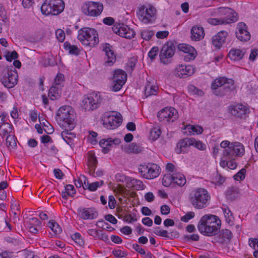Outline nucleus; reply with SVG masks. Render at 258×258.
<instances>
[{"label":"nucleus","mask_w":258,"mask_h":258,"mask_svg":"<svg viewBox=\"0 0 258 258\" xmlns=\"http://www.w3.org/2000/svg\"><path fill=\"white\" fill-rule=\"evenodd\" d=\"M175 47L172 42L165 44L160 53V58L162 62L166 63L168 58L172 57L174 54Z\"/></svg>","instance_id":"17"},{"label":"nucleus","mask_w":258,"mask_h":258,"mask_svg":"<svg viewBox=\"0 0 258 258\" xmlns=\"http://www.w3.org/2000/svg\"><path fill=\"white\" fill-rule=\"evenodd\" d=\"M64 81V76L61 74H58L56 76L53 85L62 87Z\"/></svg>","instance_id":"51"},{"label":"nucleus","mask_w":258,"mask_h":258,"mask_svg":"<svg viewBox=\"0 0 258 258\" xmlns=\"http://www.w3.org/2000/svg\"><path fill=\"white\" fill-rule=\"evenodd\" d=\"M245 50L239 49H232L229 52L228 55L231 60H239L242 58L245 54Z\"/></svg>","instance_id":"31"},{"label":"nucleus","mask_w":258,"mask_h":258,"mask_svg":"<svg viewBox=\"0 0 258 258\" xmlns=\"http://www.w3.org/2000/svg\"><path fill=\"white\" fill-rule=\"evenodd\" d=\"M169 32L168 31H160L156 33V36L158 38L164 39L168 36Z\"/></svg>","instance_id":"63"},{"label":"nucleus","mask_w":258,"mask_h":258,"mask_svg":"<svg viewBox=\"0 0 258 258\" xmlns=\"http://www.w3.org/2000/svg\"><path fill=\"white\" fill-rule=\"evenodd\" d=\"M112 30L116 34L125 38L131 39L135 36L134 31L123 24L119 23L114 25Z\"/></svg>","instance_id":"16"},{"label":"nucleus","mask_w":258,"mask_h":258,"mask_svg":"<svg viewBox=\"0 0 258 258\" xmlns=\"http://www.w3.org/2000/svg\"><path fill=\"white\" fill-rule=\"evenodd\" d=\"M166 170L169 173L173 174L177 173V169L175 168V166L172 163H168L166 165Z\"/></svg>","instance_id":"64"},{"label":"nucleus","mask_w":258,"mask_h":258,"mask_svg":"<svg viewBox=\"0 0 258 258\" xmlns=\"http://www.w3.org/2000/svg\"><path fill=\"white\" fill-rule=\"evenodd\" d=\"M159 51L158 47H153L148 53V55L151 59H153L157 55Z\"/></svg>","instance_id":"61"},{"label":"nucleus","mask_w":258,"mask_h":258,"mask_svg":"<svg viewBox=\"0 0 258 258\" xmlns=\"http://www.w3.org/2000/svg\"><path fill=\"white\" fill-rule=\"evenodd\" d=\"M48 226L53 232L54 235L59 234L62 231L60 226L56 222L53 220H50L48 222Z\"/></svg>","instance_id":"35"},{"label":"nucleus","mask_w":258,"mask_h":258,"mask_svg":"<svg viewBox=\"0 0 258 258\" xmlns=\"http://www.w3.org/2000/svg\"><path fill=\"white\" fill-rule=\"evenodd\" d=\"M154 35V32L149 29H145L141 32L142 38L146 40H150Z\"/></svg>","instance_id":"49"},{"label":"nucleus","mask_w":258,"mask_h":258,"mask_svg":"<svg viewBox=\"0 0 258 258\" xmlns=\"http://www.w3.org/2000/svg\"><path fill=\"white\" fill-rule=\"evenodd\" d=\"M249 245L251 247H252L255 250H258V239H249Z\"/></svg>","instance_id":"62"},{"label":"nucleus","mask_w":258,"mask_h":258,"mask_svg":"<svg viewBox=\"0 0 258 258\" xmlns=\"http://www.w3.org/2000/svg\"><path fill=\"white\" fill-rule=\"evenodd\" d=\"M72 239L77 244L82 245L84 244V240L79 233H75L72 236Z\"/></svg>","instance_id":"53"},{"label":"nucleus","mask_w":258,"mask_h":258,"mask_svg":"<svg viewBox=\"0 0 258 258\" xmlns=\"http://www.w3.org/2000/svg\"><path fill=\"white\" fill-rule=\"evenodd\" d=\"M195 216V214L194 212H189L181 218V220L185 222H187L189 220L193 218Z\"/></svg>","instance_id":"60"},{"label":"nucleus","mask_w":258,"mask_h":258,"mask_svg":"<svg viewBox=\"0 0 258 258\" xmlns=\"http://www.w3.org/2000/svg\"><path fill=\"white\" fill-rule=\"evenodd\" d=\"M143 148L135 143H132L124 147L123 150L128 154H138L142 151Z\"/></svg>","instance_id":"30"},{"label":"nucleus","mask_w":258,"mask_h":258,"mask_svg":"<svg viewBox=\"0 0 258 258\" xmlns=\"http://www.w3.org/2000/svg\"><path fill=\"white\" fill-rule=\"evenodd\" d=\"M161 134L160 127L158 126H154L150 131V138L153 141H155L160 137Z\"/></svg>","instance_id":"37"},{"label":"nucleus","mask_w":258,"mask_h":258,"mask_svg":"<svg viewBox=\"0 0 258 258\" xmlns=\"http://www.w3.org/2000/svg\"><path fill=\"white\" fill-rule=\"evenodd\" d=\"M87 233L89 235L94 237H98V238L105 240L107 239V236L103 233L100 234V232L96 229H90L87 230Z\"/></svg>","instance_id":"40"},{"label":"nucleus","mask_w":258,"mask_h":258,"mask_svg":"<svg viewBox=\"0 0 258 258\" xmlns=\"http://www.w3.org/2000/svg\"><path fill=\"white\" fill-rule=\"evenodd\" d=\"M156 14L155 8L150 5L140 7L137 11L139 19L145 24L152 23L155 19Z\"/></svg>","instance_id":"8"},{"label":"nucleus","mask_w":258,"mask_h":258,"mask_svg":"<svg viewBox=\"0 0 258 258\" xmlns=\"http://www.w3.org/2000/svg\"><path fill=\"white\" fill-rule=\"evenodd\" d=\"M132 186H133L136 189L140 190L143 188L144 184L142 181L135 179L132 178L130 180Z\"/></svg>","instance_id":"47"},{"label":"nucleus","mask_w":258,"mask_h":258,"mask_svg":"<svg viewBox=\"0 0 258 258\" xmlns=\"http://www.w3.org/2000/svg\"><path fill=\"white\" fill-rule=\"evenodd\" d=\"M173 174L167 173L165 174L162 178V183L164 186L168 187L173 183Z\"/></svg>","instance_id":"42"},{"label":"nucleus","mask_w":258,"mask_h":258,"mask_svg":"<svg viewBox=\"0 0 258 258\" xmlns=\"http://www.w3.org/2000/svg\"><path fill=\"white\" fill-rule=\"evenodd\" d=\"M236 36L237 39L242 42L250 40V34L248 31L247 26L243 22H239L237 25Z\"/></svg>","instance_id":"19"},{"label":"nucleus","mask_w":258,"mask_h":258,"mask_svg":"<svg viewBox=\"0 0 258 258\" xmlns=\"http://www.w3.org/2000/svg\"><path fill=\"white\" fill-rule=\"evenodd\" d=\"M173 183L179 186H183L186 183V179L184 176L179 172H177L173 174Z\"/></svg>","instance_id":"34"},{"label":"nucleus","mask_w":258,"mask_h":258,"mask_svg":"<svg viewBox=\"0 0 258 258\" xmlns=\"http://www.w3.org/2000/svg\"><path fill=\"white\" fill-rule=\"evenodd\" d=\"M178 117L177 111L174 108L171 107H165L158 113L159 120L165 123L174 122Z\"/></svg>","instance_id":"10"},{"label":"nucleus","mask_w":258,"mask_h":258,"mask_svg":"<svg viewBox=\"0 0 258 258\" xmlns=\"http://www.w3.org/2000/svg\"><path fill=\"white\" fill-rule=\"evenodd\" d=\"M5 57L8 61H12L18 57V54L16 51L14 50L12 52H7L5 54Z\"/></svg>","instance_id":"55"},{"label":"nucleus","mask_w":258,"mask_h":258,"mask_svg":"<svg viewBox=\"0 0 258 258\" xmlns=\"http://www.w3.org/2000/svg\"><path fill=\"white\" fill-rule=\"evenodd\" d=\"M191 144H192L191 138L184 139L180 141L176 145V147L175 149V152L177 154L185 152L187 148L191 146Z\"/></svg>","instance_id":"24"},{"label":"nucleus","mask_w":258,"mask_h":258,"mask_svg":"<svg viewBox=\"0 0 258 258\" xmlns=\"http://www.w3.org/2000/svg\"><path fill=\"white\" fill-rule=\"evenodd\" d=\"M245 172L246 170L245 169H242L236 174L234 175L233 177L234 179L237 181L243 180L245 178Z\"/></svg>","instance_id":"57"},{"label":"nucleus","mask_w":258,"mask_h":258,"mask_svg":"<svg viewBox=\"0 0 258 258\" xmlns=\"http://www.w3.org/2000/svg\"><path fill=\"white\" fill-rule=\"evenodd\" d=\"M208 22L212 25L229 24V21H227L225 19L218 18H210L207 20Z\"/></svg>","instance_id":"45"},{"label":"nucleus","mask_w":258,"mask_h":258,"mask_svg":"<svg viewBox=\"0 0 258 258\" xmlns=\"http://www.w3.org/2000/svg\"><path fill=\"white\" fill-rule=\"evenodd\" d=\"M224 216L225 218L226 221L229 224H232L234 220V217L232 215V213L227 207L222 208Z\"/></svg>","instance_id":"39"},{"label":"nucleus","mask_w":258,"mask_h":258,"mask_svg":"<svg viewBox=\"0 0 258 258\" xmlns=\"http://www.w3.org/2000/svg\"><path fill=\"white\" fill-rule=\"evenodd\" d=\"M139 171L145 178L149 179L157 177L160 174V168L155 164L141 165Z\"/></svg>","instance_id":"14"},{"label":"nucleus","mask_w":258,"mask_h":258,"mask_svg":"<svg viewBox=\"0 0 258 258\" xmlns=\"http://www.w3.org/2000/svg\"><path fill=\"white\" fill-rule=\"evenodd\" d=\"M96 159L93 154H90L88 157L89 166L91 168V170L94 169L95 165L96 163Z\"/></svg>","instance_id":"56"},{"label":"nucleus","mask_w":258,"mask_h":258,"mask_svg":"<svg viewBox=\"0 0 258 258\" xmlns=\"http://www.w3.org/2000/svg\"><path fill=\"white\" fill-rule=\"evenodd\" d=\"M158 90V87L149 82L145 88V95L146 97L151 95H156Z\"/></svg>","instance_id":"32"},{"label":"nucleus","mask_w":258,"mask_h":258,"mask_svg":"<svg viewBox=\"0 0 258 258\" xmlns=\"http://www.w3.org/2000/svg\"><path fill=\"white\" fill-rule=\"evenodd\" d=\"M211 89L216 96H223L233 91L235 87L232 79L220 77L216 78L212 83Z\"/></svg>","instance_id":"4"},{"label":"nucleus","mask_w":258,"mask_h":258,"mask_svg":"<svg viewBox=\"0 0 258 258\" xmlns=\"http://www.w3.org/2000/svg\"><path fill=\"white\" fill-rule=\"evenodd\" d=\"M233 10L228 7H220L213 10L212 15L215 17H222L224 18L225 15L228 14H231Z\"/></svg>","instance_id":"29"},{"label":"nucleus","mask_w":258,"mask_h":258,"mask_svg":"<svg viewBox=\"0 0 258 258\" xmlns=\"http://www.w3.org/2000/svg\"><path fill=\"white\" fill-rule=\"evenodd\" d=\"M55 35L58 41L60 42L64 41L65 39V34L63 30L61 29H57L55 31Z\"/></svg>","instance_id":"54"},{"label":"nucleus","mask_w":258,"mask_h":258,"mask_svg":"<svg viewBox=\"0 0 258 258\" xmlns=\"http://www.w3.org/2000/svg\"><path fill=\"white\" fill-rule=\"evenodd\" d=\"M74 109L70 106L60 107L56 113V120L63 129L72 130L75 125Z\"/></svg>","instance_id":"2"},{"label":"nucleus","mask_w":258,"mask_h":258,"mask_svg":"<svg viewBox=\"0 0 258 258\" xmlns=\"http://www.w3.org/2000/svg\"><path fill=\"white\" fill-rule=\"evenodd\" d=\"M233 13L231 14H228L225 15L224 18H221L222 19H225L227 21H229V24L231 22H234L238 20L237 13L233 10Z\"/></svg>","instance_id":"46"},{"label":"nucleus","mask_w":258,"mask_h":258,"mask_svg":"<svg viewBox=\"0 0 258 258\" xmlns=\"http://www.w3.org/2000/svg\"><path fill=\"white\" fill-rule=\"evenodd\" d=\"M127 75L124 71L121 70H116L112 78V90L114 92L120 90L125 83Z\"/></svg>","instance_id":"15"},{"label":"nucleus","mask_w":258,"mask_h":258,"mask_svg":"<svg viewBox=\"0 0 258 258\" xmlns=\"http://www.w3.org/2000/svg\"><path fill=\"white\" fill-rule=\"evenodd\" d=\"M191 146H194L200 150H204L206 149V145L201 141H197L194 138H191Z\"/></svg>","instance_id":"48"},{"label":"nucleus","mask_w":258,"mask_h":258,"mask_svg":"<svg viewBox=\"0 0 258 258\" xmlns=\"http://www.w3.org/2000/svg\"><path fill=\"white\" fill-rule=\"evenodd\" d=\"M101 117V121L104 127L109 130L117 128L122 122L120 113L116 111L106 112Z\"/></svg>","instance_id":"7"},{"label":"nucleus","mask_w":258,"mask_h":258,"mask_svg":"<svg viewBox=\"0 0 258 258\" xmlns=\"http://www.w3.org/2000/svg\"><path fill=\"white\" fill-rule=\"evenodd\" d=\"M185 129L188 130L191 135H200L203 132V128L199 125H187Z\"/></svg>","instance_id":"36"},{"label":"nucleus","mask_w":258,"mask_h":258,"mask_svg":"<svg viewBox=\"0 0 258 258\" xmlns=\"http://www.w3.org/2000/svg\"><path fill=\"white\" fill-rule=\"evenodd\" d=\"M3 74L1 82L5 87L8 88H12L17 84L18 75L15 69H8L3 71Z\"/></svg>","instance_id":"12"},{"label":"nucleus","mask_w":258,"mask_h":258,"mask_svg":"<svg viewBox=\"0 0 258 258\" xmlns=\"http://www.w3.org/2000/svg\"><path fill=\"white\" fill-rule=\"evenodd\" d=\"M103 10V4L99 2H88L82 6L84 14L90 17H97Z\"/></svg>","instance_id":"11"},{"label":"nucleus","mask_w":258,"mask_h":258,"mask_svg":"<svg viewBox=\"0 0 258 258\" xmlns=\"http://www.w3.org/2000/svg\"><path fill=\"white\" fill-rule=\"evenodd\" d=\"M224 181V177L218 173L214 174L212 178V182L217 185H221Z\"/></svg>","instance_id":"43"},{"label":"nucleus","mask_w":258,"mask_h":258,"mask_svg":"<svg viewBox=\"0 0 258 258\" xmlns=\"http://www.w3.org/2000/svg\"><path fill=\"white\" fill-rule=\"evenodd\" d=\"M188 90L189 91L191 92L194 94H196L199 96H203L204 95V92L201 89H199L195 87L193 85H190L188 87Z\"/></svg>","instance_id":"58"},{"label":"nucleus","mask_w":258,"mask_h":258,"mask_svg":"<svg viewBox=\"0 0 258 258\" xmlns=\"http://www.w3.org/2000/svg\"><path fill=\"white\" fill-rule=\"evenodd\" d=\"M13 128V125L9 123H4L0 126L1 134L3 136H5L12 132Z\"/></svg>","instance_id":"38"},{"label":"nucleus","mask_w":258,"mask_h":258,"mask_svg":"<svg viewBox=\"0 0 258 258\" xmlns=\"http://www.w3.org/2000/svg\"><path fill=\"white\" fill-rule=\"evenodd\" d=\"M6 142L7 146L12 148L15 147L17 145L16 139L15 137L12 135L8 136L6 139Z\"/></svg>","instance_id":"50"},{"label":"nucleus","mask_w":258,"mask_h":258,"mask_svg":"<svg viewBox=\"0 0 258 258\" xmlns=\"http://www.w3.org/2000/svg\"><path fill=\"white\" fill-rule=\"evenodd\" d=\"M69 196L73 197L76 194V190L73 185L68 184L65 187L64 189Z\"/></svg>","instance_id":"59"},{"label":"nucleus","mask_w":258,"mask_h":258,"mask_svg":"<svg viewBox=\"0 0 258 258\" xmlns=\"http://www.w3.org/2000/svg\"><path fill=\"white\" fill-rule=\"evenodd\" d=\"M103 51L105 53V63L107 66H112L116 60V56L109 44H105L103 46Z\"/></svg>","instance_id":"22"},{"label":"nucleus","mask_w":258,"mask_h":258,"mask_svg":"<svg viewBox=\"0 0 258 258\" xmlns=\"http://www.w3.org/2000/svg\"><path fill=\"white\" fill-rule=\"evenodd\" d=\"M227 32L221 31L212 37L213 45L217 48H220L224 43L225 38L227 36Z\"/></svg>","instance_id":"23"},{"label":"nucleus","mask_w":258,"mask_h":258,"mask_svg":"<svg viewBox=\"0 0 258 258\" xmlns=\"http://www.w3.org/2000/svg\"><path fill=\"white\" fill-rule=\"evenodd\" d=\"M64 8L62 0H45L41 7L43 15H57L61 13Z\"/></svg>","instance_id":"6"},{"label":"nucleus","mask_w":258,"mask_h":258,"mask_svg":"<svg viewBox=\"0 0 258 258\" xmlns=\"http://www.w3.org/2000/svg\"><path fill=\"white\" fill-rule=\"evenodd\" d=\"M121 143L119 139H113L111 138L106 139H102L99 142V145L102 148V151L104 153H107L113 145H117Z\"/></svg>","instance_id":"21"},{"label":"nucleus","mask_w":258,"mask_h":258,"mask_svg":"<svg viewBox=\"0 0 258 258\" xmlns=\"http://www.w3.org/2000/svg\"><path fill=\"white\" fill-rule=\"evenodd\" d=\"M104 183V181L103 180H101L100 181H96L91 183H89L88 189L90 191H95L98 187H100Z\"/></svg>","instance_id":"52"},{"label":"nucleus","mask_w":258,"mask_h":258,"mask_svg":"<svg viewBox=\"0 0 258 258\" xmlns=\"http://www.w3.org/2000/svg\"><path fill=\"white\" fill-rule=\"evenodd\" d=\"M101 102L100 95L97 93H92L84 99L82 107L86 111H91L97 108Z\"/></svg>","instance_id":"13"},{"label":"nucleus","mask_w":258,"mask_h":258,"mask_svg":"<svg viewBox=\"0 0 258 258\" xmlns=\"http://www.w3.org/2000/svg\"><path fill=\"white\" fill-rule=\"evenodd\" d=\"M61 88L58 86L52 85L49 89L48 94L50 99L55 100L60 96Z\"/></svg>","instance_id":"33"},{"label":"nucleus","mask_w":258,"mask_h":258,"mask_svg":"<svg viewBox=\"0 0 258 258\" xmlns=\"http://www.w3.org/2000/svg\"><path fill=\"white\" fill-rule=\"evenodd\" d=\"M220 226L221 221L217 216L208 214L201 218L198 225V228L202 234L212 236L218 233Z\"/></svg>","instance_id":"1"},{"label":"nucleus","mask_w":258,"mask_h":258,"mask_svg":"<svg viewBox=\"0 0 258 258\" xmlns=\"http://www.w3.org/2000/svg\"><path fill=\"white\" fill-rule=\"evenodd\" d=\"M211 196L207 189L198 188L192 190L189 194V202L196 209L201 210L208 206Z\"/></svg>","instance_id":"3"},{"label":"nucleus","mask_w":258,"mask_h":258,"mask_svg":"<svg viewBox=\"0 0 258 258\" xmlns=\"http://www.w3.org/2000/svg\"><path fill=\"white\" fill-rule=\"evenodd\" d=\"M195 73V68L190 65L178 64L175 68L174 74L179 78H186Z\"/></svg>","instance_id":"18"},{"label":"nucleus","mask_w":258,"mask_h":258,"mask_svg":"<svg viewBox=\"0 0 258 258\" xmlns=\"http://www.w3.org/2000/svg\"><path fill=\"white\" fill-rule=\"evenodd\" d=\"M245 152L244 146L239 142L231 143L230 148L223 151L224 158L228 159H234L235 157H241Z\"/></svg>","instance_id":"9"},{"label":"nucleus","mask_w":258,"mask_h":258,"mask_svg":"<svg viewBox=\"0 0 258 258\" xmlns=\"http://www.w3.org/2000/svg\"><path fill=\"white\" fill-rule=\"evenodd\" d=\"M64 46L65 49L68 50L70 54L77 55L79 53V50L77 46L71 45L68 42H65Z\"/></svg>","instance_id":"44"},{"label":"nucleus","mask_w":258,"mask_h":258,"mask_svg":"<svg viewBox=\"0 0 258 258\" xmlns=\"http://www.w3.org/2000/svg\"><path fill=\"white\" fill-rule=\"evenodd\" d=\"M178 49L186 54L184 57V60L186 61L194 60L197 56L196 49L189 45L179 44L178 45Z\"/></svg>","instance_id":"20"},{"label":"nucleus","mask_w":258,"mask_h":258,"mask_svg":"<svg viewBox=\"0 0 258 258\" xmlns=\"http://www.w3.org/2000/svg\"><path fill=\"white\" fill-rule=\"evenodd\" d=\"M80 216L83 219H93L97 216V212L93 209L84 208L79 210Z\"/></svg>","instance_id":"26"},{"label":"nucleus","mask_w":258,"mask_h":258,"mask_svg":"<svg viewBox=\"0 0 258 258\" xmlns=\"http://www.w3.org/2000/svg\"><path fill=\"white\" fill-rule=\"evenodd\" d=\"M247 107L241 104H238L230 107V112L233 115L241 117L246 113Z\"/></svg>","instance_id":"25"},{"label":"nucleus","mask_w":258,"mask_h":258,"mask_svg":"<svg viewBox=\"0 0 258 258\" xmlns=\"http://www.w3.org/2000/svg\"><path fill=\"white\" fill-rule=\"evenodd\" d=\"M78 39L81 43L90 47H93L99 43L97 31L92 28H83L78 31Z\"/></svg>","instance_id":"5"},{"label":"nucleus","mask_w":258,"mask_h":258,"mask_svg":"<svg viewBox=\"0 0 258 258\" xmlns=\"http://www.w3.org/2000/svg\"><path fill=\"white\" fill-rule=\"evenodd\" d=\"M67 129L62 132L61 136L63 140L68 144H70L72 143V140L75 137L74 134L69 133Z\"/></svg>","instance_id":"41"},{"label":"nucleus","mask_w":258,"mask_h":258,"mask_svg":"<svg viewBox=\"0 0 258 258\" xmlns=\"http://www.w3.org/2000/svg\"><path fill=\"white\" fill-rule=\"evenodd\" d=\"M191 38L195 41H199L204 36V31L202 27L194 26L191 30Z\"/></svg>","instance_id":"28"},{"label":"nucleus","mask_w":258,"mask_h":258,"mask_svg":"<svg viewBox=\"0 0 258 258\" xmlns=\"http://www.w3.org/2000/svg\"><path fill=\"white\" fill-rule=\"evenodd\" d=\"M232 234L228 229L222 230L220 234L216 237V242L224 243L229 241L232 238Z\"/></svg>","instance_id":"27"}]
</instances>
